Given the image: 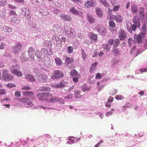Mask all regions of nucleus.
Returning a JSON list of instances; mask_svg holds the SVG:
<instances>
[{
	"label": "nucleus",
	"mask_w": 147,
	"mask_h": 147,
	"mask_svg": "<svg viewBox=\"0 0 147 147\" xmlns=\"http://www.w3.org/2000/svg\"><path fill=\"white\" fill-rule=\"evenodd\" d=\"M11 73L14 75H16L18 77H22V74L21 72L20 71V66L19 65L16 64L12 66L10 68Z\"/></svg>",
	"instance_id": "nucleus-1"
},
{
	"label": "nucleus",
	"mask_w": 147,
	"mask_h": 147,
	"mask_svg": "<svg viewBox=\"0 0 147 147\" xmlns=\"http://www.w3.org/2000/svg\"><path fill=\"white\" fill-rule=\"evenodd\" d=\"M64 76L63 73L59 70L54 71L51 76V78L56 79H59Z\"/></svg>",
	"instance_id": "nucleus-2"
},
{
	"label": "nucleus",
	"mask_w": 147,
	"mask_h": 147,
	"mask_svg": "<svg viewBox=\"0 0 147 147\" xmlns=\"http://www.w3.org/2000/svg\"><path fill=\"white\" fill-rule=\"evenodd\" d=\"M7 70L4 69L2 71L3 79L5 80H12L13 79V77L10 74H8Z\"/></svg>",
	"instance_id": "nucleus-3"
},
{
	"label": "nucleus",
	"mask_w": 147,
	"mask_h": 147,
	"mask_svg": "<svg viewBox=\"0 0 147 147\" xmlns=\"http://www.w3.org/2000/svg\"><path fill=\"white\" fill-rule=\"evenodd\" d=\"M22 49V46L19 43L15 44L12 48V51L14 54H18L20 51Z\"/></svg>",
	"instance_id": "nucleus-4"
},
{
	"label": "nucleus",
	"mask_w": 147,
	"mask_h": 147,
	"mask_svg": "<svg viewBox=\"0 0 147 147\" xmlns=\"http://www.w3.org/2000/svg\"><path fill=\"white\" fill-rule=\"evenodd\" d=\"M118 36L120 40H123L126 38L127 34L123 29H121L119 32Z\"/></svg>",
	"instance_id": "nucleus-5"
},
{
	"label": "nucleus",
	"mask_w": 147,
	"mask_h": 147,
	"mask_svg": "<svg viewBox=\"0 0 147 147\" xmlns=\"http://www.w3.org/2000/svg\"><path fill=\"white\" fill-rule=\"evenodd\" d=\"M36 77L39 81L44 83H45L48 79L47 76L46 74H41L40 75H37Z\"/></svg>",
	"instance_id": "nucleus-6"
},
{
	"label": "nucleus",
	"mask_w": 147,
	"mask_h": 147,
	"mask_svg": "<svg viewBox=\"0 0 147 147\" xmlns=\"http://www.w3.org/2000/svg\"><path fill=\"white\" fill-rule=\"evenodd\" d=\"M96 28L98 32L102 34V35H105L106 34V30L104 26L102 25L97 26Z\"/></svg>",
	"instance_id": "nucleus-7"
},
{
	"label": "nucleus",
	"mask_w": 147,
	"mask_h": 147,
	"mask_svg": "<svg viewBox=\"0 0 147 147\" xmlns=\"http://www.w3.org/2000/svg\"><path fill=\"white\" fill-rule=\"evenodd\" d=\"M88 35L90 39L91 43L96 42L98 39L97 35L93 33L90 32L88 33Z\"/></svg>",
	"instance_id": "nucleus-8"
},
{
	"label": "nucleus",
	"mask_w": 147,
	"mask_h": 147,
	"mask_svg": "<svg viewBox=\"0 0 147 147\" xmlns=\"http://www.w3.org/2000/svg\"><path fill=\"white\" fill-rule=\"evenodd\" d=\"M96 4V1L95 0H92L91 1H86L85 4V7L89 8L91 7L94 6Z\"/></svg>",
	"instance_id": "nucleus-9"
},
{
	"label": "nucleus",
	"mask_w": 147,
	"mask_h": 147,
	"mask_svg": "<svg viewBox=\"0 0 147 147\" xmlns=\"http://www.w3.org/2000/svg\"><path fill=\"white\" fill-rule=\"evenodd\" d=\"M23 95L29 97L30 99H33L34 96V92L31 91H26L23 92Z\"/></svg>",
	"instance_id": "nucleus-10"
},
{
	"label": "nucleus",
	"mask_w": 147,
	"mask_h": 147,
	"mask_svg": "<svg viewBox=\"0 0 147 147\" xmlns=\"http://www.w3.org/2000/svg\"><path fill=\"white\" fill-rule=\"evenodd\" d=\"M59 17L62 20L69 22L71 21V18L68 15L62 14L59 15Z\"/></svg>",
	"instance_id": "nucleus-11"
},
{
	"label": "nucleus",
	"mask_w": 147,
	"mask_h": 147,
	"mask_svg": "<svg viewBox=\"0 0 147 147\" xmlns=\"http://www.w3.org/2000/svg\"><path fill=\"white\" fill-rule=\"evenodd\" d=\"M25 79L28 81L31 82H34L36 79L32 74H27L25 76Z\"/></svg>",
	"instance_id": "nucleus-12"
},
{
	"label": "nucleus",
	"mask_w": 147,
	"mask_h": 147,
	"mask_svg": "<svg viewBox=\"0 0 147 147\" xmlns=\"http://www.w3.org/2000/svg\"><path fill=\"white\" fill-rule=\"evenodd\" d=\"M133 22L137 25L138 27L140 26V18H138L137 15L135 16L132 19Z\"/></svg>",
	"instance_id": "nucleus-13"
},
{
	"label": "nucleus",
	"mask_w": 147,
	"mask_h": 147,
	"mask_svg": "<svg viewBox=\"0 0 147 147\" xmlns=\"http://www.w3.org/2000/svg\"><path fill=\"white\" fill-rule=\"evenodd\" d=\"M22 13L25 16H28L30 14V11L28 8H22Z\"/></svg>",
	"instance_id": "nucleus-14"
},
{
	"label": "nucleus",
	"mask_w": 147,
	"mask_h": 147,
	"mask_svg": "<svg viewBox=\"0 0 147 147\" xmlns=\"http://www.w3.org/2000/svg\"><path fill=\"white\" fill-rule=\"evenodd\" d=\"M96 13L99 18H101L102 16L103 12L100 8L98 7L96 8Z\"/></svg>",
	"instance_id": "nucleus-15"
},
{
	"label": "nucleus",
	"mask_w": 147,
	"mask_h": 147,
	"mask_svg": "<svg viewBox=\"0 0 147 147\" xmlns=\"http://www.w3.org/2000/svg\"><path fill=\"white\" fill-rule=\"evenodd\" d=\"M131 26L130 25V26L129 27L128 25H127V28L128 31L130 33L132 32V30L135 31L137 27V25L133 24L131 26Z\"/></svg>",
	"instance_id": "nucleus-16"
},
{
	"label": "nucleus",
	"mask_w": 147,
	"mask_h": 147,
	"mask_svg": "<svg viewBox=\"0 0 147 147\" xmlns=\"http://www.w3.org/2000/svg\"><path fill=\"white\" fill-rule=\"evenodd\" d=\"M44 94L45 92L39 93L36 96L40 100H46V98Z\"/></svg>",
	"instance_id": "nucleus-17"
},
{
	"label": "nucleus",
	"mask_w": 147,
	"mask_h": 147,
	"mask_svg": "<svg viewBox=\"0 0 147 147\" xmlns=\"http://www.w3.org/2000/svg\"><path fill=\"white\" fill-rule=\"evenodd\" d=\"M131 9L133 13L136 14L138 12V9L137 5L135 3H133L131 5Z\"/></svg>",
	"instance_id": "nucleus-18"
},
{
	"label": "nucleus",
	"mask_w": 147,
	"mask_h": 147,
	"mask_svg": "<svg viewBox=\"0 0 147 147\" xmlns=\"http://www.w3.org/2000/svg\"><path fill=\"white\" fill-rule=\"evenodd\" d=\"M11 21L14 23L17 24L19 23L20 22V20L18 16H13L11 19Z\"/></svg>",
	"instance_id": "nucleus-19"
},
{
	"label": "nucleus",
	"mask_w": 147,
	"mask_h": 147,
	"mask_svg": "<svg viewBox=\"0 0 147 147\" xmlns=\"http://www.w3.org/2000/svg\"><path fill=\"white\" fill-rule=\"evenodd\" d=\"M3 30L6 32L9 33L12 32V28L7 26H5L3 28Z\"/></svg>",
	"instance_id": "nucleus-20"
},
{
	"label": "nucleus",
	"mask_w": 147,
	"mask_h": 147,
	"mask_svg": "<svg viewBox=\"0 0 147 147\" xmlns=\"http://www.w3.org/2000/svg\"><path fill=\"white\" fill-rule=\"evenodd\" d=\"M74 96L75 98H80L82 96L80 95V92L78 90L75 91Z\"/></svg>",
	"instance_id": "nucleus-21"
},
{
	"label": "nucleus",
	"mask_w": 147,
	"mask_h": 147,
	"mask_svg": "<svg viewBox=\"0 0 147 147\" xmlns=\"http://www.w3.org/2000/svg\"><path fill=\"white\" fill-rule=\"evenodd\" d=\"M58 101H59V99L58 97H51V98L49 100V102L50 103H53L55 102H56Z\"/></svg>",
	"instance_id": "nucleus-22"
},
{
	"label": "nucleus",
	"mask_w": 147,
	"mask_h": 147,
	"mask_svg": "<svg viewBox=\"0 0 147 147\" xmlns=\"http://www.w3.org/2000/svg\"><path fill=\"white\" fill-rule=\"evenodd\" d=\"M69 12L70 13L74 15H78L79 14V12L78 11L74 8H72L70 9Z\"/></svg>",
	"instance_id": "nucleus-23"
},
{
	"label": "nucleus",
	"mask_w": 147,
	"mask_h": 147,
	"mask_svg": "<svg viewBox=\"0 0 147 147\" xmlns=\"http://www.w3.org/2000/svg\"><path fill=\"white\" fill-rule=\"evenodd\" d=\"M87 19L89 22L90 23H94L95 21L94 18L92 16L88 15Z\"/></svg>",
	"instance_id": "nucleus-24"
},
{
	"label": "nucleus",
	"mask_w": 147,
	"mask_h": 147,
	"mask_svg": "<svg viewBox=\"0 0 147 147\" xmlns=\"http://www.w3.org/2000/svg\"><path fill=\"white\" fill-rule=\"evenodd\" d=\"M97 65V63L95 62L93 64H92L91 69L90 70V72L91 73H92L94 69H96V66Z\"/></svg>",
	"instance_id": "nucleus-25"
},
{
	"label": "nucleus",
	"mask_w": 147,
	"mask_h": 147,
	"mask_svg": "<svg viewBox=\"0 0 147 147\" xmlns=\"http://www.w3.org/2000/svg\"><path fill=\"white\" fill-rule=\"evenodd\" d=\"M74 60V58L72 57H67L65 60V63L67 64H69L72 63Z\"/></svg>",
	"instance_id": "nucleus-26"
},
{
	"label": "nucleus",
	"mask_w": 147,
	"mask_h": 147,
	"mask_svg": "<svg viewBox=\"0 0 147 147\" xmlns=\"http://www.w3.org/2000/svg\"><path fill=\"white\" fill-rule=\"evenodd\" d=\"M70 74L72 76H78V74L77 71L75 69H73L70 72Z\"/></svg>",
	"instance_id": "nucleus-27"
},
{
	"label": "nucleus",
	"mask_w": 147,
	"mask_h": 147,
	"mask_svg": "<svg viewBox=\"0 0 147 147\" xmlns=\"http://www.w3.org/2000/svg\"><path fill=\"white\" fill-rule=\"evenodd\" d=\"M115 20L116 21L119 23H121L123 20L121 16L118 15L115 16Z\"/></svg>",
	"instance_id": "nucleus-28"
},
{
	"label": "nucleus",
	"mask_w": 147,
	"mask_h": 147,
	"mask_svg": "<svg viewBox=\"0 0 147 147\" xmlns=\"http://www.w3.org/2000/svg\"><path fill=\"white\" fill-rule=\"evenodd\" d=\"M46 100H48L49 98L52 97L53 94L50 92H45Z\"/></svg>",
	"instance_id": "nucleus-29"
},
{
	"label": "nucleus",
	"mask_w": 147,
	"mask_h": 147,
	"mask_svg": "<svg viewBox=\"0 0 147 147\" xmlns=\"http://www.w3.org/2000/svg\"><path fill=\"white\" fill-rule=\"evenodd\" d=\"M75 34L74 30L71 29L69 31V33L68 34L69 36L71 38H73L75 36Z\"/></svg>",
	"instance_id": "nucleus-30"
},
{
	"label": "nucleus",
	"mask_w": 147,
	"mask_h": 147,
	"mask_svg": "<svg viewBox=\"0 0 147 147\" xmlns=\"http://www.w3.org/2000/svg\"><path fill=\"white\" fill-rule=\"evenodd\" d=\"M142 34H140L138 35L137 38V41L138 43H140L142 42Z\"/></svg>",
	"instance_id": "nucleus-31"
},
{
	"label": "nucleus",
	"mask_w": 147,
	"mask_h": 147,
	"mask_svg": "<svg viewBox=\"0 0 147 147\" xmlns=\"http://www.w3.org/2000/svg\"><path fill=\"white\" fill-rule=\"evenodd\" d=\"M55 61L57 65H61L62 63V62L61 60L58 57L56 58L55 59Z\"/></svg>",
	"instance_id": "nucleus-32"
},
{
	"label": "nucleus",
	"mask_w": 147,
	"mask_h": 147,
	"mask_svg": "<svg viewBox=\"0 0 147 147\" xmlns=\"http://www.w3.org/2000/svg\"><path fill=\"white\" fill-rule=\"evenodd\" d=\"M81 50L82 51V57L84 61L85 60L86 57L87 56V55L86 54L85 52L84 51V50L82 49H81Z\"/></svg>",
	"instance_id": "nucleus-33"
},
{
	"label": "nucleus",
	"mask_w": 147,
	"mask_h": 147,
	"mask_svg": "<svg viewBox=\"0 0 147 147\" xmlns=\"http://www.w3.org/2000/svg\"><path fill=\"white\" fill-rule=\"evenodd\" d=\"M40 91H49L50 90V88L48 87H41L40 89Z\"/></svg>",
	"instance_id": "nucleus-34"
},
{
	"label": "nucleus",
	"mask_w": 147,
	"mask_h": 147,
	"mask_svg": "<svg viewBox=\"0 0 147 147\" xmlns=\"http://www.w3.org/2000/svg\"><path fill=\"white\" fill-rule=\"evenodd\" d=\"M23 103L25 105H30L32 103V102L30 101V100L29 99L25 98L24 100Z\"/></svg>",
	"instance_id": "nucleus-35"
},
{
	"label": "nucleus",
	"mask_w": 147,
	"mask_h": 147,
	"mask_svg": "<svg viewBox=\"0 0 147 147\" xmlns=\"http://www.w3.org/2000/svg\"><path fill=\"white\" fill-rule=\"evenodd\" d=\"M109 24L110 27L112 28H113L115 26L114 22L112 20H111L109 21Z\"/></svg>",
	"instance_id": "nucleus-36"
},
{
	"label": "nucleus",
	"mask_w": 147,
	"mask_h": 147,
	"mask_svg": "<svg viewBox=\"0 0 147 147\" xmlns=\"http://www.w3.org/2000/svg\"><path fill=\"white\" fill-rule=\"evenodd\" d=\"M35 55L37 58L40 59L41 57V52L38 50H36L35 52Z\"/></svg>",
	"instance_id": "nucleus-37"
},
{
	"label": "nucleus",
	"mask_w": 147,
	"mask_h": 147,
	"mask_svg": "<svg viewBox=\"0 0 147 147\" xmlns=\"http://www.w3.org/2000/svg\"><path fill=\"white\" fill-rule=\"evenodd\" d=\"M100 1L104 6L106 7L109 6L108 3L106 0H100Z\"/></svg>",
	"instance_id": "nucleus-38"
},
{
	"label": "nucleus",
	"mask_w": 147,
	"mask_h": 147,
	"mask_svg": "<svg viewBox=\"0 0 147 147\" xmlns=\"http://www.w3.org/2000/svg\"><path fill=\"white\" fill-rule=\"evenodd\" d=\"M117 90L113 88L110 91V94L112 95H114L117 93Z\"/></svg>",
	"instance_id": "nucleus-39"
},
{
	"label": "nucleus",
	"mask_w": 147,
	"mask_h": 147,
	"mask_svg": "<svg viewBox=\"0 0 147 147\" xmlns=\"http://www.w3.org/2000/svg\"><path fill=\"white\" fill-rule=\"evenodd\" d=\"M113 52L115 55H117L119 54V51L118 49H114L113 51Z\"/></svg>",
	"instance_id": "nucleus-40"
},
{
	"label": "nucleus",
	"mask_w": 147,
	"mask_h": 147,
	"mask_svg": "<svg viewBox=\"0 0 147 147\" xmlns=\"http://www.w3.org/2000/svg\"><path fill=\"white\" fill-rule=\"evenodd\" d=\"M115 98L118 100H122L124 98V97L121 95H118L115 96Z\"/></svg>",
	"instance_id": "nucleus-41"
},
{
	"label": "nucleus",
	"mask_w": 147,
	"mask_h": 147,
	"mask_svg": "<svg viewBox=\"0 0 147 147\" xmlns=\"http://www.w3.org/2000/svg\"><path fill=\"white\" fill-rule=\"evenodd\" d=\"M9 15L11 16H17V15L15 11L12 10L10 11Z\"/></svg>",
	"instance_id": "nucleus-42"
},
{
	"label": "nucleus",
	"mask_w": 147,
	"mask_h": 147,
	"mask_svg": "<svg viewBox=\"0 0 147 147\" xmlns=\"http://www.w3.org/2000/svg\"><path fill=\"white\" fill-rule=\"evenodd\" d=\"M34 51V49L32 47H30L28 50V53L29 55L30 56V54L31 55V54Z\"/></svg>",
	"instance_id": "nucleus-43"
},
{
	"label": "nucleus",
	"mask_w": 147,
	"mask_h": 147,
	"mask_svg": "<svg viewBox=\"0 0 147 147\" xmlns=\"http://www.w3.org/2000/svg\"><path fill=\"white\" fill-rule=\"evenodd\" d=\"M139 15L142 20L144 19L145 16L144 13L143 11H140V12L139 13Z\"/></svg>",
	"instance_id": "nucleus-44"
},
{
	"label": "nucleus",
	"mask_w": 147,
	"mask_h": 147,
	"mask_svg": "<svg viewBox=\"0 0 147 147\" xmlns=\"http://www.w3.org/2000/svg\"><path fill=\"white\" fill-rule=\"evenodd\" d=\"M22 89L23 90H28L30 89V87L28 85H26L22 87Z\"/></svg>",
	"instance_id": "nucleus-45"
},
{
	"label": "nucleus",
	"mask_w": 147,
	"mask_h": 147,
	"mask_svg": "<svg viewBox=\"0 0 147 147\" xmlns=\"http://www.w3.org/2000/svg\"><path fill=\"white\" fill-rule=\"evenodd\" d=\"M15 95L17 98L20 97L21 96V92L19 91H16L15 92Z\"/></svg>",
	"instance_id": "nucleus-46"
},
{
	"label": "nucleus",
	"mask_w": 147,
	"mask_h": 147,
	"mask_svg": "<svg viewBox=\"0 0 147 147\" xmlns=\"http://www.w3.org/2000/svg\"><path fill=\"white\" fill-rule=\"evenodd\" d=\"M73 48L71 46H69L68 47V52L70 54L73 52Z\"/></svg>",
	"instance_id": "nucleus-47"
},
{
	"label": "nucleus",
	"mask_w": 147,
	"mask_h": 147,
	"mask_svg": "<svg viewBox=\"0 0 147 147\" xmlns=\"http://www.w3.org/2000/svg\"><path fill=\"white\" fill-rule=\"evenodd\" d=\"M102 76L100 73H98L96 75L95 78L96 79H99L101 78Z\"/></svg>",
	"instance_id": "nucleus-48"
},
{
	"label": "nucleus",
	"mask_w": 147,
	"mask_h": 147,
	"mask_svg": "<svg viewBox=\"0 0 147 147\" xmlns=\"http://www.w3.org/2000/svg\"><path fill=\"white\" fill-rule=\"evenodd\" d=\"M120 7V6L119 5L114 6L113 8V10L114 11H117L119 9Z\"/></svg>",
	"instance_id": "nucleus-49"
},
{
	"label": "nucleus",
	"mask_w": 147,
	"mask_h": 147,
	"mask_svg": "<svg viewBox=\"0 0 147 147\" xmlns=\"http://www.w3.org/2000/svg\"><path fill=\"white\" fill-rule=\"evenodd\" d=\"M6 86L8 87H13L16 86V85L14 84L9 83L6 85Z\"/></svg>",
	"instance_id": "nucleus-50"
},
{
	"label": "nucleus",
	"mask_w": 147,
	"mask_h": 147,
	"mask_svg": "<svg viewBox=\"0 0 147 147\" xmlns=\"http://www.w3.org/2000/svg\"><path fill=\"white\" fill-rule=\"evenodd\" d=\"M52 39L54 40L57 43V40H59V38L57 36L55 35L53 36L52 38Z\"/></svg>",
	"instance_id": "nucleus-51"
},
{
	"label": "nucleus",
	"mask_w": 147,
	"mask_h": 147,
	"mask_svg": "<svg viewBox=\"0 0 147 147\" xmlns=\"http://www.w3.org/2000/svg\"><path fill=\"white\" fill-rule=\"evenodd\" d=\"M119 40L117 39H116L115 41V44L113 46L115 47H117L119 44Z\"/></svg>",
	"instance_id": "nucleus-52"
},
{
	"label": "nucleus",
	"mask_w": 147,
	"mask_h": 147,
	"mask_svg": "<svg viewBox=\"0 0 147 147\" xmlns=\"http://www.w3.org/2000/svg\"><path fill=\"white\" fill-rule=\"evenodd\" d=\"M6 3V0H0V5L3 6Z\"/></svg>",
	"instance_id": "nucleus-53"
},
{
	"label": "nucleus",
	"mask_w": 147,
	"mask_h": 147,
	"mask_svg": "<svg viewBox=\"0 0 147 147\" xmlns=\"http://www.w3.org/2000/svg\"><path fill=\"white\" fill-rule=\"evenodd\" d=\"M73 94H70L68 95L65 96L64 98L65 99H71L73 98Z\"/></svg>",
	"instance_id": "nucleus-54"
},
{
	"label": "nucleus",
	"mask_w": 147,
	"mask_h": 147,
	"mask_svg": "<svg viewBox=\"0 0 147 147\" xmlns=\"http://www.w3.org/2000/svg\"><path fill=\"white\" fill-rule=\"evenodd\" d=\"M58 84V86L57 88H62L64 86V85L63 84L62 82H61L59 84Z\"/></svg>",
	"instance_id": "nucleus-55"
},
{
	"label": "nucleus",
	"mask_w": 147,
	"mask_h": 147,
	"mask_svg": "<svg viewBox=\"0 0 147 147\" xmlns=\"http://www.w3.org/2000/svg\"><path fill=\"white\" fill-rule=\"evenodd\" d=\"M6 92L4 89H2L0 90V94L4 95L6 94Z\"/></svg>",
	"instance_id": "nucleus-56"
},
{
	"label": "nucleus",
	"mask_w": 147,
	"mask_h": 147,
	"mask_svg": "<svg viewBox=\"0 0 147 147\" xmlns=\"http://www.w3.org/2000/svg\"><path fill=\"white\" fill-rule=\"evenodd\" d=\"M140 73H142V72H146L147 71V67L146 68H143L140 69Z\"/></svg>",
	"instance_id": "nucleus-57"
},
{
	"label": "nucleus",
	"mask_w": 147,
	"mask_h": 147,
	"mask_svg": "<svg viewBox=\"0 0 147 147\" xmlns=\"http://www.w3.org/2000/svg\"><path fill=\"white\" fill-rule=\"evenodd\" d=\"M113 100L114 99L113 97L110 96L108 98L107 102H112L113 101Z\"/></svg>",
	"instance_id": "nucleus-58"
},
{
	"label": "nucleus",
	"mask_w": 147,
	"mask_h": 147,
	"mask_svg": "<svg viewBox=\"0 0 147 147\" xmlns=\"http://www.w3.org/2000/svg\"><path fill=\"white\" fill-rule=\"evenodd\" d=\"M108 43L111 45H113L114 43V40L113 39H110L109 40Z\"/></svg>",
	"instance_id": "nucleus-59"
},
{
	"label": "nucleus",
	"mask_w": 147,
	"mask_h": 147,
	"mask_svg": "<svg viewBox=\"0 0 147 147\" xmlns=\"http://www.w3.org/2000/svg\"><path fill=\"white\" fill-rule=\"evenodd\" d=\"M136 49V46H134L133 48L131 49L130 51V54L131 55L133 53H134V52L135 50Z\"/></svg>",
	"instance_id": "nucleus-60"
},
{
	"label": "nucleus",
	"mask_w": 147,
	"mask_h": 147,
	"mask_svg": "<svg viewBox=\"0 0 147 147\" xmlns=\"http://www.w3.org/2000/svg\"><path fill=\"white\" fill-rule=\"evenodd\" d=\"M146 25L145 24H144L142 28V30L144 32H145L146 31Z\"/></svg>",
	"instance_id": "nucleus-61"
},
{
	"label": "nucleus",
	"mask_w": 147,
	"mask_h": 147,
	"mask_svg": "<svg viewBox=\"0 0 147 147\" xmlns=\"http://www.w3.org/2000/svg\"><path fill=\"white\" fill-rule=\"evenodd\" d=\"M78 80L79 78L78 77H75L73 79V81L75 83L77 82L78 81Z\"/></svg>",
	"instance_id": "nucleus-62"
},
{
	"label": "nucleus",
	"mask_w": 147,
	"mask_h": 147,
	"mask_svg": "<svg viewBox=\"0 0 147 147\" xmlns=\"http://www.w3.org/2000/svg\"><path fill=\"white\" fill-rule=\"evenodd\" d=\"M5 46V44L3 42L1 43V45H0V49H3Z\"/></svg>",
	"instance_id": "nucleus-63"
},
{
	"label": "nucleus",
	"mask_w": 147,
	"mask_h": 147,
	"mask_svg": "<svg viewBox=\"0 0 147 147\" xmlns=\"http://www.w3.org/2000/svg\"><path fill=\"white\" fill-rule=\"evenodd\" d=\"M41 50L42 51H43L44 53L45 54H48V52L47 49H42Z\"/></svg>",
	"instance_id": "nucleus-64"
}]
</instances>
